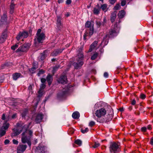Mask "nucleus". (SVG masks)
I'll return each instance as SVG.
<instances>
[{"instance_id": "nucleus-38", "label": "nucleus", "mask_w": 153, "mask_h": 153, "mask_svg": "<svg viewBox=\"0 0 153 153\" xmlns=\"http://www.w3.org/2000/svg\"><path fill=\"white\" fill-rule=\"evenodd\" d=\"M27 110L26 109H25L23 111L22 113V116L23 118H25L26 114H27Z\"/></svg>"}, {"instance_id": "nucleus-12", "label": "nucleus", "mask_w": 153, "mask_h": 153, "mask_svg": "<svg viewBox=\"0 0 153 153\" xmlns=\"http://www.w3.org/2000/svg\"><path fill=\"white\" fill-rule=\"evenodd\" d=\"M64 49H57L53 51V52L51 54V55L53 56H56L59 53L62 52Z\"/></svg>"}, {"instance_id": "nucleus-26", "label": "nucleus", "mask_w": 153, "mask_h": 153, "mask_svg": "<svg viewBox=\"0 0 153 153\" xmlns=\"http://www.w3.org/2000/svg\"><path fill=\"white\" fill-rule=\"evenodd\" d=\"M19 45V43H17L15 45L12 46L11 47V48L13 50H15L16 49L18 48V49L16 51V52H19V48H18Z\"/></svg>"}, {"instance_id": "nucleus-5", "label": "nucleus", "mask_w": 153, "mask_h": 153, "mask_svg": "<svg viewBox=\"0 0 153 153\" xmlns=\"http://www.w3.org/2000/svg\"><path fill=\"white\" fill-rule=\"evenodd\" d=\"M106 114V111L103 108H101L97 110L95 112V114L96 116L98 118H100L102 116L105 115Z\"/></svg>"}, {"instance_id": "nucleus-36", "label": "nucleus", "mask_w": 153, "mask_h": 153, "mask_svg": "<svg viewBox=\"0 0 153 153\" xmlns=\"http://www.w3.org/2000/svg\"><path fill=\"white\" fill-rule=\"evenodd\" d=\"M19 134V132L16 129L14 128L13 129V132L12 134V136H16Z\"/></svg>"}, {"instance_id": "nucleus-18", "label": "nucleus", "mask_w": 153, "mask_h": 153, "mask_svg": "<svg viewBox=\"0 0 153 153\" xmlns=\"http://www.w3.org/2000/svg\"><path fill=\"white\" fill-rule=\"evenodd\" d=\"M117 17V12L114 11L111 13V21L112 23H113L115 21Z\"/></svg>"}, {"instance_id": "nucleus-51", "label": "nucleus", "mask_w": 153, "mask_h": 153, "mask_svg": "<svg viewBox=\"0 0 153 153\" xmlns=\"http://www.w3.org/2000/svg\"><path fill=\"white\" fill-rule=\"evenodd\" d=\"M45 85L44 83H42L40 86V89H42V90L45 87Z\"/></svg>"}, {"instance_id": "nucleus-35", "label": "nucleus", "mask_w": 153, "mask_h": 153, "mask_svg": "<svg viewBox=\"0 0 153 153\" xmlns=\"http://www.w3.org/2000/svg\"><path fill=\"white\" fill-rule=\"evenodd\" d=\"M13 79L14 80H17L19 77V74L18 73H15L13 75Z\"/></svg>"}, {"instance_id": "nucleus-55", "label": "nucleus", "mask_w": 153, "mask_h": 153, "mask_svg": "<svg viewBox=\"0 0 153 153\" xmlns=\"http://www.w3.org/2000/svg\"><path fill=\"white\" fill-rule=\"evenodd\" d=\"M88 34V33L87 32H85L84 33L83 36L84 39V40H85L86 39V37L87 36Z\"/></svg>"}, {"instance_id": "nucleus-32", "label": "nucleus", "mask_w": 153, "mask_h": 153, "mask_svg": "<svg viewBox=\"0 0 153 153\" xmlns=\"http://www.w3.org/2000/svg\"><path fill=\"white\" fill-rule=\"evenodd\" d=\"M98 53L97 52H95L92 55L91 57V59L92 60H95L98 56Z\"/></svg>"}, {"instance_id": "nucleus-9", "label": "nucleus", "mask_w": 153, "mask_h": 153, "mask_svg": "<svg viewBox=\"0 0 153 153\" xmlns=\"http://www.w3.org/2000/svg\"><path fill=\"white\" fill-rule=\"evenodd\" d=\"M58 82L62 84H65L67 83V79L66 76H61L58 79Z\"/></svg>"}, {"instance_id": "nucleus-61", "label": "nucleus", "mask_w": 153, "mask_h": 153, "mask_svg": "<svg viewBox=\"0 0 153 153\" xmlns=\"http://www.w3.org/2000/svg\"><path fill=\"white\" fill-rule=\"evenodd\" d=\"M116 1V0H109L110 3L112 4H114Z\"/></svg>"}, {"instance_id": "nucleus-60", "label": "nucleus", "mask_w": 153, "mask_h": 153, "mask_svg": "<svg viewBox=\"0 0 153 153\" xmlns=\"http://www.w3.org/2000/svg\"><path fill=\"white\" fill-rule=\"evenodd\" d=\"M71 2V0H67L66 1V4H69Z\"/></svg>"}, {"instance_id": "nucleus-33", "label": "nucleus", "mask_w": 153, "mask_h": 153, "mask_svg": "<svg viewBox=\"0 0 153 153\" xmlns=\"http://www.w3.org/2000/svg\"><path fill=\"white\" fill-rule=\"evenodd\" d=\"M6 130L0 128V137L4 136L6 134Z\"/></svg>"}, {"instance_id": "nucleus-45", "label": "nucleus", "mask_w": 153, "mask_h": 153, "mask_svg": "<svg viewBox=\"0 0 153 153\" xmlns=\"http://www.w3.org/2000/svg\"><path fill=\"white\" fill-rule=\"evenodd\" d=\"M120 7L119 4H117L114 7V9L116 10H118L120 9Z\"/></svg>"}, {"instance_id": "nucleus-49", "label": "nucleus", "mask_w": 153, "mask_h": 153, "mask_svg": "<svg viewBox=\"0 0 153 153\" xmlns=\"http://www.w3.org/2000/svg\"><path fill=\"white\" fill-rule=\"evenodd\" d=\"M126 1L125 0H122L121 2V5L122 6H125L126 4Z\"/></svg>"}, {"instance_id": "nucleus-34", "label": "nucleus", "mask_w": 153, "mask_h": 153, "mask_svg": "<svg viewBox=\"0 0 153 153\" xmlns=\"http://www.w3.org/2000/svg\"><path fill=\"white\" fill-rule=\"evenodd\" d=\"M104 120L105 121V120H108V118L106 117H105L103 116L102 117L100 118H98L97 119V121L98 122H99L100 123H104V122H101V120Z\"/></svg>"}, {"instance_id": "nucleus-41", "label": "nucleus", "mask_w": 153, "mask_h": 153, "mask_svg": "<svg viewBox=\"0 0 153 153\" xmlns=\"http://www.w3.org/2000/svg\"><path fill=\"white\" fill-rule=\"evenodd\" d=\"M37 68L36 67L33 66L32 68H31L30 69H29L30 71L32 72V73H34Z\"/></svg>"}, {"instance_id": "nucleus-6", "label": "nucleus", "mask_w": 153, "mask_h": 153, "mask_svg": "<svg viewBox=\"0 0 153 153\" xmlns=\"http://www.w3.org/2000/svg\"><path fill=\"white\" fill-rule=\"evenodd\" d=\"M46 149V147L42 143H40L36 147V151L38 153H45Z\"/></svg>"}, {"instance_id": "nucleus-53", "label": "nucleus", "mask_w": 153, "mask_h": 153, "mask_svg": "<svg viewBox=\"0 0 153 153\" xmlns=\"http://www.w3.org/2000/svg\"><path fill=\"white\" fill-rule=\"evenodd\" d=\"M42 31V30L41 29H39L37 31L36 33V35H38L41 34V32Z\"/></svg>"}, {"instance_id": "nucleus-13", "label": "nucleus", "mask_w": 153, "mask_h": 153, "mask_svg": "<svg viewBox=\"0 0 153 153\" xmlns=\"http://www.w3.org/2000/svg\"><path fill=\"white\" fill-rule=\"evenodd\" d=\"M43 115L42 114H39L37 115L35 121L36 123H38L40 122L43 119Z\"/></svg>"}, {"instance_id": "nucleus-40", "label": "nucleus", "mask_w": 153, "mask_h": 153, "mask_svg": "<svg viewBox=\"0 0 153 153\" xmlns=\"http://www.w3.org/2000/svg\"><path fill=\"white\" fill-rule=\"evenodd\" d=\"M74 142L76 144L78 145L79 146H80L81 145L82 143V141L79 139L76 140Z\"/></svg>"}, {"instance_id": "nucleus-20", "label": "nucleus", "mask_w": 153, "mask_h": 153, "mask_svg": "<svg viewBox=\"0 0 153 153\" xmlns=\"http://www.w3.org/2000/svg\"><path fill=\"white\" fill-rule=\"evenodd\" d=\"M7 37V34L6 33H2L0 37V43H3Z\"/></svg>"}, {"instance_id": "nucleus-7", "label": "nucleus", "mask_w": 153, "mask_h": 153, "mask_svg": "<svg viewBox=\"0 0 153 153\" xmlns=\"http://www.w3.org/2000/svg\"><path fill=\"white\" fill-rule=\"evenodd\" d=\"M62 17L60 16H57L56 25L57 28L59 30H61L63 27V24L62 22Z\"/></svg>"}, {"instance_id": "nucleus-23", "label": "nucleus", "mask_w": 153, "mask_h": 153, "mask_svg": "<svg viewBox=\"0 0 153 153\" xmlns=\"http://www.w3.org/2000/svg\"><path fill=\"white\" fill-rule=\"evenodd\" d=\"M80 116L79 113L77 111L74 112L72 114L73 118L75 119H78Z\"/></svg>"}, {"instance_id": "nucleus-1", "label": "nucleus", "mask_w": 153, "mask_h": 153, "mask_svg": "<svg viewBox=\"0 0 153 153\" xmlns=\"http://www.w3.org/2000/svg\"><path fill=\"white\" fill-rule=\"evenodd\" d=\"M80 52L78 53L77 58V62H74L73 65L75 69H78L81 67L83 65L84 56L82 52V49H79Z\"/></svg>"}, {"instance_id": "nucleus-4", "label": "nucleus", "mask_w": 153, "mask_h": 153, "mask_svg": "<svg viewBox=\"0 0 153 153\" xmlns=\"http://www.w3.org/2000/svg\"><path fill=\"white\" fill-rule=\"evenodd\" d=\"M25 132H23L22 134V137L21 140L22 143H27L28 145L30 146L31 145L30 141L31 137L30 136H27L25 135Z\"/></svg>"}, {"instance_id": "nucleus-11", "label": "nucleus", "mask_w": 153, "mask_h": 153, "mask_svg": "<svg viewBox=\"0 0 153 153\" xmlns=\"http://www.w3.org/2000/svg\"><path fill=\"white\" fill-rule=\"evenodd\" d=\"M29 45L28 44H23L20 49V51L22 52L26 51L29 49Z\"/></svg>"}, {"instance_id": "nucleus-62", "label": "nucleus", "mask_w": 153, "mask_h": 153, "mask_svg": "<svg viewBox=\"0 0 153 153\" xmlns=\"http://www.w3.org/2000/svg\"><path fill=\"white\" fill-rule=\"evenodd\" d=\"M17 115L16 114H14L12 116V118L13 119H15L17 117Z\"/></svg>"}, {"instance_id": "nucleus-16", "label": "nucleus", "mask_w": 153, "mask_h": 153, "mask_svg": "<svg viewBox=\"0 0 153 153\" xmlns=\"http://www.w3.org/2000/svg\"><path fill=\"white\" fill-rule=\"evenodd\" d=\"M46 80L48 82V85L50 86L53 81L52 76L50 74H48L47 76Z\"/></svg>"}, {"instance_id": "nucleus-47", "label": "nucleus", "mask_w": 153, "mask_h": 153, "mask_svg": "<svg viewBox=\"0 0 153 153\" xmlns=\"http://www.w3.org/2000/svg\"><path fill=\"white\" fill-rule=\"evenodd\" d=\"M95 124V123L93 121H91L90 122L89 126L91 127H92Z\"/></svg>"}, {"instance_id": "nucleus-29", "label": "nucleus", "mask_w": 153, "mask_h": 153, "mask_svg": "<svg viewBox=\"0 0 153 153\" xmlns=\"http://www.w3.org/2000/svg\"><path fill=\"white\" fill-rule=\"evenodd\" d=\"M107 117L108 118V120H105V121L104 120H103V119H102V120H101V122L107 123L108 122H109L110 120H111L112 119L111 116V115L110 114H108V115H107Z\"/></svg>"}, {"instance_id": "nucleus-39", "label": "nucleus", "mask_w": 153, "mask_h": 153, "mask_svg": "<svg viewBox=\"0 0 153 153\" xmlns=\"http://www.w3.org/2000/svg\"><path fill=\"white\" fill-rule=\"evenodd\" d=\"M43 90L42 89H40L38 91V95L37 96L38 97L40 98L42 95L43 93Z\"/></svg>"}, {"instance_id": "nucleus-3", "label": "nucleus", "mask_w": 153, "mask_h": 153, "mask_svg": "<svg viewBox=\"0 0 153 153\" xmlns=\"http://www.w3.org/2000/svg\"><path fill=\"white\" fill-rule=\"evenodd\" d=\"M45 34L43 33H41L40 35H36V37L34 39L35 44L42 43L45 39Z\"/></svg>"}, {"instance_id": "nucleus-54", "label": "nucleus", "mask_w": 153, "mask_h": 153, "mask_svg": "<svg viewBox=\"0 0 153 153\" xmlns=\"http://www.w3.org/2000/svg\"><path fill=\"white\" fill-rule=\"evenodd\" d=\"M13 142L14 144H18V141L15 140V139H13Z\"/></svg>"}, {"instance_id": "nucleus-63", "label": "nucleus", "mask_w": 153, "mask_h": 153, "mask_svg": "<svg viewBox=\"0 0 153 153\" xmlns=\"http://www.w3.org/2000/svg\"><path fill=\"white\" fill-rule=\"evenodd\" d=\"M150 143L153 146V137L151 139Z\"/></svg>"}, {"instance_id": "nucleus-43", "label": "nucleus", "mask_w": 153, "mask_h": 153, "mask_svg": "<svg viewBox=\"0 0 153 153\" xmlns=\"http://www.w3.org/2000/svg\"><path fill=\"white\" fill-rule=\"evenodd\" d=\"M88 131V129L87 128H85L84 129L82 128L81 130L82 132L84 134L87 133Z\"/></svg>"}, {"instance_id": "nucleus-10", "label": "nucleus", "mask_w": 153, "mask_h": 153, "mask_svg": "<svg viewBox=\"0 0 153 153\" xmlns=\"http://www.w3.org/2000/svg\"><path fill=\"white\" fill-rule=\"evenodd\" d=\"M114 26L116 27V28H114L113 29H111L109 32V35L111 36H112L115 35L117 33L116 30H117V23L116 22V24L114 25Z\"/></svg>"}, {"instance_id": "nucleus-37", "label": "nucleus", "mask_w": 153, "mask_h": 153, "mask_svg": "<svg viewBox=\"0 0 153 153\" xmlns=\"http://www.w3.org/2000/svg\"><path fill=\"white\" fill-rule=\"evenodd\" d=\"M94 32V27H91L90 28H89V35L90 36H92Z\"/></svg>"}, {"instance_id": "nucleus-48", "label": "nucleus", "mask_w": 153, "mask_h": 153, "mask_svg": "<svg viewBox=\"0 0 153 153\" xmlns=\"http://www.w3.org/2000/svg\"><path fill=\"white\" fill-rule=\"evenodd\" d=\"M106 21H106V18H104L103 19V21L102 23V25L103 26H104L105 25V24H106Z\"/></svg>"}, {"instance_id": "nucleus-19", "label": "nucleus", "mask_w": 153, "mask_h": 153, "mask_svg": "<svg viewBox=\"0 0 153 153\" xmlns=\"http://www.w3.org/2000/svg\"><path fill=\"white\" fill-rule=\"evenodd\" d=\"M68 90L66 89H63L61 92L59 93L58 94V96L59 97H64L67 93Z\"/></svg>"}, {"instance_id": "nucleus-59", "label": "nucleus", "mask_w": 153, "mask_h": 153, "mask_svg": "<svg viewBox=\"0 0 153 153\" xmlns=\"http://www.w3.org/2000/svg\"><path fill=\"white\" fill-rule=\"evenodd\" d=\"M46 81V79L43 78H42L41 79V82L42 83H44Z\"/></svg>"}, {"instance_id": "nucleus-15", "label": "nucleus", "mask_w": 153, "mask_h": 153, "mask_svg": "<svg viewBox=\"0 0 153 153\" xmlns=\"http://www.w3.org/2000/svg\"><path fill=\"white\" fill-rule=\"evenodd\" d=\"M94 22L93 21L90 22L87 21L85 24V27L89 28L93 27L94 25Z\"/></svg>"}, {"instance_id": "nucleus-56", "label": "nucleus", "mask_w": 153, "mask_h": 153, "mask_svg": "<svg viewBox=\"0 0 153 153\" xmlns=\"http://www.w3.org/2000/svg\"><path fill=\"white\" fill-rule=\"evenodd\" d=\"M136 102L135 99L133 100L131 102V104L133 105H135L136 104Z\"/></svg>"}, {"instance_id": "nucleus-2", "label": "nucleus", "mask_w": 153, "mask_h": 153, "mask_svg": "<svg viewBox=\"0 0 153 153\" xmlns=\"http://www.w3.org/2000/svg\"><path fill=\"white\" fill-rule=\"evenodd\" d=\"M111 153H118L120 151V146L119 143L113 142L111 143L109 146Z\"/></svg>"}, {"instance_id": "nucleus-50", "label": "nucleus", "mask_w": 153, "mask_h": 153, "mask_svg": "<svg viewBox=\"0 0 153 153\" xmlns=\"http://www.w3.org/2000/svg\"><path fill=\"white\" fill-rule=\"evenodd\" d=\"M147 130V128L146 127H142L141 128V130L142 132H146Z\"/></svg>"}, {"instance_id": "nucleus-52", "label": "nucleus", "mask_w": 153, "mask_h": 153, "mask_svg": "<svg viewBox=\"0 0 153 153\" xmlns=\"http://www.w3.org/2000/svg\"><path fill=\"white\" fill-rule=\"evenodd\" d=\"M140 98L142 99H144L146 98V95L143 94H141L140 95Z\"/></svg>"}, {"instance_id": "nucleus-24", "label": "nucleus", "mask_w": 153, "mask_h": 153, "mask_svg": "<svg viewBox=\"0 0 153 153\" xmlns=\"http://www.w3.org/2000/svg\"><path fill=\"white\" fill-rule=\"evenodd\" d=\"M1 119L4 120V121L7 122L9 120V116H5V114H3L1 117Z\"/></svg>"}, {"instance_id": "nucleus-30", "label": "nucleus", "mask_w": 153, "mask_h": 153, "mask_svg": "<svg viewBox=\"0 0 153 153\" xmlns=\"http://www.w3.org/2000/svg\"><path fill=\"white\" fill-rule=\"evenodd\" d=\"M107 5L106 4H104L101 5L100 9L104 12H106L108 10Z\"/></svg>"}, {"instance_id": "nucleus-31", "label": "nucleus", "mask_w": 153, "mask_h": 153, "mask_svg": "<svg viewBox=\"0 0 153 153\" xmlns=\"http://www.w3.org/2000/svg\"><path fill=\"white\" fill-rule=\"evenodd\" d=\"M46 51H44L42 53L41 56H40V59L41 60H43L47 56L46 54Z\"/></svg>"}, {"instance_id": "nucleus-21", "label": "nucleus", "mask_w": 153, "mask_h": 153, "mask_svg": "<svg viewBox=\"0 0 153 153\" xmlns=\"http://www.w3.org/2000/svg\"><path fill=\"white\" fill-rule=\"evenodd\" d=\"M10 125L9 123L6 121H4L2 126L0 128H1L6 130L8 128Z\"/></svg>"}, {"instance_id": "nucleus-42", "label": "nucleus", "mask_w": 153, "mask_h": 153, "mask_svg": "<svg viewBox=\"0 0 153 153\" xmlns=\"http://www.w3.org/2000/svg\"><path fill=\"white\" fill-rule=\"evenodd\" d=\"M96 24L98 28H99L101 25H102V23L100 21H96Z\"/></svg>"}, {"instance_id": "nucleus-57", "label": "nucleus", "mask_w": 153, "mask_h": 153, "mask_svg": "<svg viewBox=\"0 0 153 153\" xmlns=\"http://www.w3.org/2000/svg\"><path fill=\"white\" fill-rule=\"evenodd\" d=\"M10 142V140L8 139L4 141V143L6 145L8 144Z\"/></svg>"}, {"instance_id": "nucleus-64", "label": "nucleus", "mask_w": 153, "mask_h": 153, "mask_svg": "<svg viewBox=\"0 0 153 153\" xmlns=\"http://www.w3.org/2000/svg\"><path fill=\"white\" fill-rule=\"evenodd\" d=\"M59 65H57L55 67H54L53 68V70H57V69L59 68Z\"/></svg>"}, {"instance_id": "nucleus-25", "label": "nucleus", "mask_w": 153, "mask_h": 153, "mask_svg": "<svg viewBox=\"0 0 153 153\" xmlns=\"http://www.w3.org/2000/svg\"><path fill=\"white\" fill-rule=\"evenodd\" d=\"M97 6H98V8H94L93 10L94 13L96 15L98 14L99 13L100 11V7L99 5L98 4Z\"/></svg>"}, {"instance_id": "nucleus-14", "label": "nucleus", "mask_w": 153, "mask_h": 153, "mask_svg": "<svg viewBox=\"0 0 153 153\" xmlns=\"http://www.w3.org/2000/svg\"><path fill=\"white\" fill-rule=\"evenodd\" d=\"M98 42L97 41H94L90 45V48L88 50V52H91L97 46Z\"/></svg>"}, {"instance_id": "nucleus-8", "label": "nucleus", "mask_w": 153, "mask_h": 153, "mask_svg": "<svg viewBox=\"0 0 153 153\" xmlns=\"http://www.w3.org/2000/svg\"><path fill=\"white\" fill-rule=\"evenodd\" d=\"M7 20V16L6 14H4L1 17V19L0 25L1 26H5L6 27L8 24Z\"/></svg>"}, {"instance_id": "nucleus-44", "label": "nucleus", "mask_w": 153, "mask_h": 153, "mask_svg": "<svg viewBox=\"0 0 153 153\" xmlns=\"http://www.w3.org/2000/svg\"><path fill=\"white\" fill-rule=\"evenodd\" d=\"M44 73V71L42 69H41L39 71V72L37 74V75L38 76H40V75L43 74Z\"/></svg>"}, {"instance_id": "nucleus-27", "label": "nucleus", "mask_w": 153, "mask_h": 153, "mask_svg": "<svg viewBox=\"0 0 153 153\" xmlns=\"http://www.w3.org/2000/svg\"><path fill=\"white\" fill-rule=\"evenodd\" d=\"M14 4L12 1L10 6V12L11 13H12L14 12Z\"/></svg>"}, {"instance_id": "nucleus-17", "label": "nucleus", "mask_w": 153, "mask_h": 153, "mask_svg": "<svg viewBox=\"0 0 153 153\" xmlns=\"http://www.w3.org/2000/svg\"><path fill=\"white\" fill-rule=\"evenodd\" d=\"M28 35V34L27 32L23 31L21 33H20V40L22 38H27Z\"/></svg>"}, {"instance_id": "nucleus-46", "label": "nucleus", "mask_w": 153, "mask_h": 153, "mask_svg": "<svg viewBox=\"0 0 153 153\" xmlns=\"http://www.w3.org/2000/svg\"><path fill=\"white\" fill-rule=\"evenodd\" d=\"M100 145V144L99 143H95V144L93 145V147L94 148H96L99 147Z\"/></svg>"}, {"instance_id": "nucleus-28", "label": "nucleus", "mask_w": 153, "mask_h": 153, "mask_svg": "<svg viewBox=\"0 0 153 153\" xmlns=\"http://www.w3.org/2000/svg\"><path fill=\"white\" fill-rule=\"evenodd\" d=\"M27 146L26 145H20V151H21L22 152H23L25 151Z\"/></svg>"}, {"instance_id": "nucleus-22", "label": "nucleus", "mask_w": 153, "mask_h": 153, "mask_svg": "<svg viewBox=\"0 0 153 153\" xmlns=\"http://www.w3.org/2000/svg\"><path fill=\"white\" fill-rule=\"evenodd\" d=\"M125 14V12L123 10L120 11L118 14V16L119 18L121 19L123 17Z\"/></svg>"}, {"instance_id": "nucleus-58", "label": "nucleus", "mask_w": 153, "mask_h": 153, "mask_svg": "<svg viewBox=\"0 0 153 153\" xmlns=\"http://www.w3.org/2000/svg\"><path fill=\"white\" fill-rule=\"evenodd\" d=\"M104 77H105L106 78H108V73L106 72L104 73Z\"/></svg>"}]
</instances>
